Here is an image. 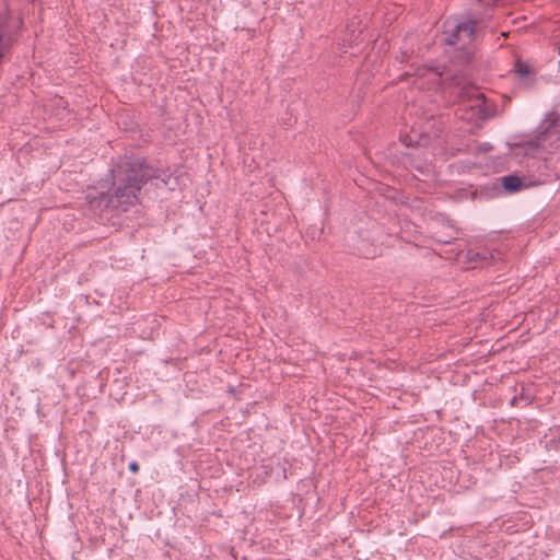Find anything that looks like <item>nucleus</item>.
Segmentation results:
<instances>
[{
    "instance_id": "nucleus-3",
    "label": "nucleus",
    "mask_w": 560,
    "mask_h": 560,
    "mask_svg": "<svg viewBox=\"0 0 560 560\" xmlns=\"http://www.w3.org/2000/svg\"><path fill=\"white\" fill-rule=\"evenodd\" d=\"M477 22L475 20L459 21L450 19L444 23V43L450 46L464 47L469 43L475 34Z\"/></svg>"
},
{
    "instance_id": "nucleus-6",
    "label": "nucleus",
    "mask_w": 560,
    "mask_h": 560,
    "mask_svg": "<svg viewBox=\"0 0 560 560\" xmlns=\"http://www.w3.org/2000/svg\"><path fill=\"white\" fill-rule=\"evenodd\" d=\"M466 259L470 264H476L483 267L489 264L491 259H493V254L487 248L475 250V249H468L466 253Z\"/></svg>"
},
{
    "instance_id": "nucleus-4",
    "label": "nucleus",
    "mask_w": 560,
    "mask_h": 560,
    "mask_svg": "<svg viewBox=\"0 0 560 560\" xmlns=\"http://www.w3.org/2000/svg\"><path fill=\"white\" fill-rule=\"evenodd\" d=\"M538 145L546 148L560 141V122L555 119H546L538 127Z\"/></svg>"
},
{
    "instance_id": "nucleus-8",
    "label": "nucleus",
    "mask_w": 560,
    "mask_h": 560,
    "mask_svg": "<svg viewBox=\"0 0 560 560\" xmlns=\"http://www.w3.org/2000/svg\"><path fill=\"white\" fill-rule=\"evenodd\" d=\"M451 229L453 230V233L448 235L447 238H439L438 242L442 244H451L454 240H456L457 231L453 226H451Z\"/></svg>"
},
{
    "instance_id": "nucleus-5",
    "label": "nucleus",
    "mask_w": 560,
    "mask_h": 560,
    "mask_svg": "<svg viewBox=\"0 0 560 560\" xmlns=\"http://www.w3.org/2000/svg\"><path fill=\"white\" fill-rule=\"evenodd\" d=\"M502 186L508 192H517L523 188H528L535 185L528 182L526 177H520L517 175H508L501 178Z\"/></svg>"
},
{
    "instance_id": "nucleus-7",
    "label": "nucleus",
    "mask_w": 560,
    "mask_h": 560,
    "mask_svg": "<svg viewBox=\"0 0 560 560\" xmlns=\"http://www.w3.org/2000/svg\"><path fill=\"white\" fill-rule=\"evenodd\" d=\"M515 72L522 81H528L530 78L529 67L521 60L515 62Z\"/></svg>"
},
{
    "instance_id": "nucleus-1",
    "label": "nucleus",
    "mask_w": 560,
    "mask_h": 560,
    "mask_svg": "<svg viewBox=\"0 0 560 560\" xmlns=\"http://www.w3.org/2000/svg\"><path fill=\"white\" fill-rule=\"evenodd\" d=\"M112 184L89 187L84 192L88 211L101 224L119 226L122 215L139 202V191L150 179L168 185L171 174L155 168L142 156H125L110 171Z\"/></svg>"
},
{
    "instance_id": "nucleus-12",
    "label": "nucleus",
    "mask_w": 560,
    "mask_h": 560,
    "mask_svg": "<svg viewBox=\"0 0 560 560\" xmlns=\"http://www.w3.org/2000/svg\"><path fill=\"white\" fill-rule=\"evenodd\" d=\"M285 471H287V469H285V467H283V478L284 479L287 478Z\"/></svg>"
},
{
    "instance_id": "nucleus-9",
    "label": "nucleus",
    "mask_w": 560,
    "mask_h": 560,
    "mask_svg": "<svg viewBox=\"0 0 560 560\" xmlns=\"http://www.w3.org/2000/svg\"><path fill=\"white\" fill-rule=\"evenodd\" d=\"M548 446L552 450H560V434L549 440Z\"/></svg>"
},
{
    "instance_id": "nucleus-2",
    "label": "nucleus",
    "mask_w": 560,
    "mask_h": 560,
    "mask_svg": "<svg viewBox=\"0 0 560 560\" xmlns=\"http://www.w3.org/2000/svg\"><path fill=\"white\" fill-rule=\"evenodd\" d=\"M467 100L463 103V117L476 126L493 117L495 105L488 102L485 94L477 90H468L463 93Z\"/></svg>"
},
{
    "instance_id": "nucleus-11",
    "label": "nucleus",
    "mask_w": 560,
    "mask_h": 560,
    "mask_svg": "<svg viewBox=\"0 0 560 560\" xmlns=\"http://www.w3.org/2000/svg\"><path fill=\"white\" fill-rule=\"evenodd\" d=\"M15 21L18 22V26H19V27H20V26L22 25V23H23V22H22V19H16Z\"/></svg>"
},
{
    "instance_id": "nucleus-13",
    "label": "nucleus",
    "mask_w": 560,
    "mask_h": 560,
    "mask_svg": "<svg viewBox=\"0 0 560 560\" xmlns=\"http://www.w3.org/2000/svg\"><path fill=\"white\" fill-rule=\"evenodd\" d=\"M558 52H559V55H560V45L558 46Z\"/></svg>"
},
{
    "instance_id": "nucleus-10",
    "label": "nucleus",
    "mask_w": 560,
    "mask_h": 560,
    "mask_svg": "<svg viewBox=\"0 0 560 560\" xmlns=\"http://www.w3.org/2000/svg\"><path fill=\"white\" fill-rule=\"evenodd\" d=\"M128 469L132 472V474H137L140 469L139 467V464L137 462H131L129 463L128 465Z\"/></svg>"
}]
</instances>
